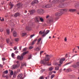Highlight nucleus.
I'll return each mask as SVG.
<instances>
[{
	"label": "nucleus",
	"mask_w": 79,
	"mask_h": 79,
	"mask_svg": "<svg viewBox=\"0 0 79 79\" xmlns=\"http://www.w3.org/2000/svg\"><path fill=\"white\" fill-rule=\"evenodd\" d=\"M52 57V55H46V57H45V59H44L43 60H41L40 63L41 64H47L48 66H50L51 65V64H48V63L46 61L45 62V61H48L50 60V58Z\"/></svg>",
	"instance_id": "obj_1"
},
{
	"label": "nucleus",
	"mask_w": 79,
	"mask_h": 79,
	"mask_svg": "<svg viewBox=\"0 0 79 79\" xmlns=\"http://www.w3.org/2000/svg\"><path fill=\"white\" fill-rule=\"evenodd\" d=\"M49 32H50V30H47L46 31V33H45V31L43 32L40 31L39 32V34H41V35L43 34L42 37H45V36H46L47 34H48Z\"/></svg>",
	"instance_id": "obj_2"
},
{
	"label": "nucleus",
	"mask_w": 79,
	"mask_h": 79,
	"mask_svg": "<svg viewBox=\"0 0 79 79\" xmlns=\"http://www.w3.org/2000/svg\"><path fill=\"white\" fill-rule=\"evenodd\" d=\"M66 10L65 9H61L60 10V12H57L56 14V15L57 16H60L63 14V11H65Z\"/></svg>",
	"instance_id": "obj_3"
},
{
	"label": "nucleus",
	"mask_w": 79,
	"mask_h": 79,
	"mask_svg": "<svg viewBox=\"0 0 79 79\" xmlns=\"http://www.w3.org/2000/svg\"><path fill=\"white\" fill-rule=\"evenodd\" d=\"M64 60H65V58H61L60 60V61L59 62V63H60V64H58V63H56L55 64V65H56V66H57V65H58L59 66H61V64H63V61H64Z\"/></svg>",
	"instance_id": "obj_4"
},
{
	"label": "nucleus",
	"mask_w": 79,
	"mask_h": 79,
	"mask_svg": "<svg viewBox=\"0 0 79 79\" xmlns=\"http://www.w3.org/2000/svg\"><path fill=\"white\" fill-rule=\"evenodd\" d=\"M17 59L20 60H23V56H18L17 57Z\"/></svg>",
	"instance_id": "obj_5"
},
{
	"label": "nucleus",
	"mask_w": 79,
	"mask_h": 79,
	"mask_svg": "<svg viewBox=\"0 0 79 79\" xmlns=\"http://www.w3.org/2000/svg\"><path fill=\"white\" fill-rule=\"evenodd\" d=\"M39 3V1L37 0H35L33 1L31 3V5H34V4L35 3Z\"/></svg>",
	"instance_id": "obj_6"
},
{
	"label": "nucleus",
	"mask_w": 79,
	"mask_h": 79,
	"mask_svg": "<svg viewBox=\"0 0 79 79\" xmlns=\"http://www.w3.org/2000/svg\"><path fill=\"white\" fill-rule=\"evenodd\" d=\"M9 5L10 6V9H11L13 7V6L14 5L13 4V2H10L9 3Z\"/></svg>",
	"instance_id": "obj_7"
},
{
	"label": "nucleus",
	"mask_w": 79,
	"mask_h": 79,
	"mask_svg": "<svg viewBox=\"0 0 79 79\" xmlns=\"http://www.w3.org/2000/svg\"><path fill=\"white\" fill-rule=\"evenodd\" d=\"M22 77H23V75L22 74H21L18 76V78L19 79H23Z\"/></svg>",
	"instance_id": "obj_8"
},
{
	"label": "nucleus",
	"mask_w": 79,
	"mask_h": 79,
	"mask_svg": "<svg viewBox=\"0 0 79 79\" xmlns=\"http://www.w3.org/2000/svg\"><path fill=\"white\" fill-rule=\"evenodd\" d=\"M13 34L14 37H16L17 35V33H16V31H14L13 33Z\"/></svg>",
	"instance_id": "obj_9"
},
{
	"label": "nucleus",
	"mask_w": 79,
	"mask_h": 79,
	"mask_svg": "<svg viewBox=\"0 0 79 79\" xmlns=\"http://www.w3.org/2000/svg\"><path fill=\"white\" fill-rule=\"evenodd\" d=\"M37 40V39H35L34 40H33V41L32 42V43H31V45H34L35 42H36Z\"/></svg>",
	"instance_id": "obj_10"
},
{
	"label": "nucleus",
	"mask_w": 79,
	"mask_h": 79,
	"mask_svg": "<svg viewBox=\"0 0 79 79\" xmlns=\"http://www.w3.org/2000/svg\"><path fill=\"white\" fill-rule=\"evenodd\" d=\"M26 29L27 31H30V30H31V27L29 26L26 27Z\"/></svg>",
	"instance_id": "obj_11"
},
{
	"label": "nucleus",
	"mask_w": 79,
	"mask_h": 79,
	"mask_svg": "<svg viewBox=\"0 0 79 79\" xmlns=\"http://www.w3.org/2000/svg\"><path fill=\"white\" fill-rule=\"evenodd\" d=\"M11 69H16V65H12L11 68Z\"/></svg>",
	"instance_id": "obj_12"
},
{
	"label": "nucleus",
	"mask_w": 79,
	"mask_h": 79,
	"mask_svg": "<svg viewBox=\"0 0 79 79\" xmlns=\"http://www.w3.org/2000/svg\"><path fill=\"white\" fill-rule=\"evenodd\" d=\"M11 69H16V65H12L11 68Z\"/></svg>",
	"instance_id": "obj_13"
},
{
	"label": "nucleus",
	"mask_w": 79,
	"mask_h": 79,
	"mask_svg": "<svg viewBox=\"0 0 79 79\" xmlns=\"http://www.w3.org/2000/svg\"><path fill=\"white\" fill-rule=\"evenodd\" d=\"M43 10L42 9H39L37 11L38 13H42V12H43Z\"/></svg>",
	"instance_id": "obj_14"
},
{
	"label": "nucleus",
	"mask_w": 79,
	"mask_h": 79,
	"mask_svg": "<svg viewBox=\"0 0 79 79\" xmlns=\"http://www.w3.org/2000/svg\"><path fill=\"white\" fill-rule=\"evenodd\" d=\"M35 50L36 51H37V52H38L39 51V50H40V48H39L38 47H37L35 49Z\"/></svg>",
	"instance_id": "obj_15"
},
{
	"label": "nucleus",
	"mask_w": 79,
	"mask_h": 79,
	"mask_svg": "<svg viewBox=\"0 0 79 79\" xmlns=\"http://www.w3.org/2000/svg\"><path fill=\"white\" fill-rule=\"evenodd\" d=\"M14 40H15V42H18V41H19V39L18 38H15Z\"/></svg>",
	"instance_id": "obj_16"
},
{
	"label": "nucleus",
	"mask_w": 79,
	"mask_h": 79,
	"mask_svg": "<svg viewBox=\"0 0 79 79\" xmlns=\"http://www.w3.org/2000/svg\"><path fill=\"white\" fill-rule=\"evenodd\" d=\"M10 73L11 76H13V71L12 70H10Z\"/></svg>",
	"instance_id": "obj_17"
},
{
	"label": "nucleus",
	"mask_w": 79,
	"mask_h": 79,
	"mask_svg": "<svg viewBox=\"0 0 79 79\" xmlns=\"http://www.w3.org/2000/svg\"><path fill=\"white\" fill-rule=\"evenodd\" d=\"M76 10L75 9H70L69 10V11L71 12L75 11H76Z\"/></svg>",
	"instance_id": "obj_18"
},
{
	"label": "nucleus",
	"mask_w": 79,
	"mask_h": 79,
	"mask_svg": "<svg viewBox=\"0 0 79 79\" xmlns=\"http://www.w3.org/2000/svg\"><path fill=\"white\" fill-rule=\"evenodd\" d=\"M30 14H32V13H35V10H32L31 11L30 10Z\"/></svg>",
	"instance_id": "obj_19"
},
{
	"label": "nucleus",
	"mask_w": 79,
	"mask_h": 79,
	"mask_svg": "<svg viewBox=\"0 0 79 79\" xmlns=\"http://www.w3.org/2000/svg\"><path fill=\"white\" fill-rule=\"evenodd\" d=\"M29 53V51H27V52H25L23 53V55H25L26 54H27Z\"/></svg>",
	"instance_id": "obj_20"
},
{
	"label": "nucleus",
	"mask_w": 79,
	"mask_h": 79,
	"mask_svg": "<svg viewBox=\"0 0 79 79\" xmlns=\"http://www.w3.org/2000/svg\"><path fill=\"white\" fill-rule=\"evenodd\" d=\"M27 50V48H25L23 49V52H25V51H26V50Z\"/></svg>",
	"instance_id": "obj_21"
},
{
	"label": "nucleus",
	"mask_w": 79,
	"mask_h": 79,
	"mask_svg": "<svg viewBox=\"0 0 79 79\" xmlns=\"http://www.w3.org/2000/svg\"><path fill=\"white\" fill-rule=\"evenodd\" d=\"M19 13H17L14 16L15 17H17L18 16H19Z\"/></svg>",
	"instance_id": "obj_22"
},
{
	"label": "nucleus",
	"mask_w": 79,
	"mask_h": 79,
	"mask_svg": "<svg viewBox=\"0 0 79 79\" xmlns=\"http://www.w3.org/2000/svg\"><path fill=\"white\" fill-rule=\"evenodd\" d=\"M16 6L18 8H19L20 7V3H18L17 5Z\"/></svg>",
	"instance_id": "obj_23"
},
{
	"label": "nucleus",
	"mask_w": 79,
	"mask_h": 79,
	"mask_svg": "<svg viewBox=\"0 0 79 79\" xmlns=\"http://www.w3.org/2000/svg\"><path fill=\"white\" fill-rule=\"evenodd\" d=\"M59 69L60 68L58 67H55V70H56V71H58V70H59Z\"/></svg>",
	"instance_id": "obj_24"
},
{
	"label": "nucleus",
	"mask_w": 79,
	"mask_h": 79,
	"mask_svg": "<svg viewBox=\"0 0 79 79\" xmlns=\"http://www.w3.org/2000/svg\"><path fill=\"white\" fill-rule=\"evenodd\" d=\"M20 66V64H18L17 65H15V67L16 68H19Z\"/></svg>",
	"instance_id": "obj_25"
},
{
	"label": "nucleus",
	"mask_w": 79,
	"mask_h": 79,
	"mask_svg": "<svg viewBox=\"0 0 79 79\" xmlns=\"http://www.w3.org/2000/svg\"><path fill=\"white\" fill-rule=\"evenodd\" d=\"M73 63V61H71L68 63H67V64H65V65H68V64H71V63Z\"/></svg>",
	"instance_id": "obj_26"
},
{
	"label": "nucleus",
	"mask_w": 79,
	"mask_h": 79,
	"mask_svg": "<svg viewBox=\"0 0 79 79\" xmlns=\"http://www.w3.org/2000/svg\"><path fill=\"white\" fill-rule=\"evenodd\" d=\"M22 36H25L26 35V33H22Z\"/></svg>",
	"instance_id": "obj_27"
},
{
	"label": "nucleus",
	"mask_w": 79,
	"mask_h": 79,
	"mask_svg": "<svg viewBox=\"0 0 79 79\" xmlns=\"http://www.w3.org/2000/svg\"><path fill=\"white\" fill-rule=\"evenodd\" d=\"M40 20L41 21V22H44V19L42 18H40Z\"/></svg>",
	"instance_id": "obj_28"
},
{
	"label": "nucleus",
	"mask_w": 79,
	"mask_h": 79,
	"mask_svg": "<svg viewBox=\"0 0 79 79\" xmlns=\"http://www.w3.org/2000/svg\"><path fill=\"white\" fill-rule=\"evenodd\" d=\"M57 2H58L57 0H54L52 1V3H56Z\"/></svg>",
	"instance_id": "obj_29"
},
{
	"label": "nucleus",
	"mask_w": 79,
	"mask_h": 79,
	"mask_svg": "<svg viewBox=\"0 0 79 79\" xmlns=\"http://www.w3.org/2000/svg\"><path fill=\"white\" fill-rule=\"evenodd\" d=\"M6 32H7V33L8 34H10V30L7 29L6 30Z\"/></svg>",
	"instance_id": "obj_30"
},
{
	"label": "nucleus",
	"mask_w": 79,
	"mask_h": 79,
	"mask_svg": "<svg viewBox=\"0 0 79 79\" xmlns=\"http://www.w3.org/2000/svg\"><path fill=\"white\" fill-rule=\"evenodd\" d=\"M6 42H7V44H9V42H10V39H6Z\"/></svg>",
	"instance_id": "obj_31"
},
{
	"label": "nucleus",
	"mask_w": 79,
	"mask_h": 79,
	"mask_svg": "<svg viewBox=\"0 0 79 79\" xmlns=\"http://www.w3.org/2000/svg\"><path fill=\"white\" fill-rule=\"evenodd\" d=\"M34 48V47L33 46H30L29 48V50H31V49H32Z\"/></svg>",
	"instance_id": "obj_32"
},
{
	"label": "nucleus",
	"mask_w": 79,
	"mask_h": 79,
	"mask_svg": "<svg viewBox=\"0 0 79 79\" xmlns=\"http://www.w3.org/2000/svg\"><path fill=\"white\" fill-rule=\"evenodd\" d=\"M3 73L4 74H7V73H8V70H6V71H4Z\"/></svg>",
	"instance_id": "obj_33"
},
{
	"label": "nucleus",
	"mask_w": 79,
	"mask_h": 79,
	"mask_svg": "<svg viewBox=\"0 0 79 79\" xmlns=\"http://www.w3.org/2000/svg\"><path fill=\"white\" fill-rule=\"evenodd\" d=\"M55 77V74H53L51 75V79H53V77Z\"/></svg>",
	"instance_id": "obj_34"
},
{
	"label": "nucleus",
	"mask_w": 79,
	"mask_h": 79,
	"mask_svg": "<svg viewBox=\"0 0 79 79\" xmlns=\"http://www.w3.org/2000/svg\"><path fill=\"white\" fill-rule=\"evenodd\" d=\"M3 76V77H6V79H8V77L7 75H6V76Z\"/></svg>",
	"instance_id": "obj_35"
},
{
	"label": "nucleus",
	"mask_w": 79,
	"mask_h": 79,
	"mask_svg": "<svg viewBox=\"0 0 79 79\" xmlns=\"http://www.w3.org/2000/svg\"><path fill=\"white\" fill-rule=\"evenodd\" d=\"M35 36V35H31V36H30V38L31 39H32V37H34V36Z\"/></svg>",
	"instance_id": "obj_36"
},
{
	"label": "nucleus",
	"mask_w": 79,
	"mask_h": 79,
	"mask_svg": "<svg viewBox=\"0 0 79 79\" xmlns=\"http://www.w3.org/2000/svg\"><path fill=\"white\" fill-rule=\"evenodd\" d=\"M0 20L1 21H4V19H3V18H2V19L1 18V19H0Z\"/></svg>",
	"instance_id": "obj_37"
},
{
	"label": "nucleus",
	"mask_w": 79,
	"mask_h": 79,
	"mask_svg": "<svg viewBox=\"0 0 79 79\" xmlns=\"http://www.w3.org/2000/svg\"><path fill=\"white\" fill-rule=\"evenodd\" d=\"M11 56H12V57L13 58V57L15 56V54H14V53H12Z\"/></svg>",
	"instance_id": "obj_38"
},
{
	"label": "nucleus",
	"mask_w": 79,
	"mask_h": 79,
	"mask_svg": "<svg viewBox=\"0 0 79 79\" xmlns=\"http://www.w3.org/2000/svg\"><path fill=\"white\" fill-rule=\"evenodd\" d=\"M52 69H53V68L52 67H50L49 68V71H52Z\"/></svg>",
	"instance_id": "obj_39"
},
{
	"label": "nucleus",
	"mask_w": 79,
	"mask_h": 79,
	"mask_svg": "<svg viewBox=\"0 0 79 79\" xmlns=\"http://www.w3.org/2000/svg\"><path fill=\"white\" fill-rule=\"evenodd\" d=\"M41 40V38H40V39H38V42L40 43V42Z\"/></svg>",
	"instance_id": "obj_40"
},
{
	"label": "nucleus",
	"mask_w": 79,
	"mask_h": 79,
	"mask_svg": "<svg viewBox=\"0 0 79 79\" xmlns=\"http://www.w3.org/2000/svg\"><path fill=\"white\" fill-rule=\"evenodd\" d=\"M31 58H32V56L30 55V57L28 58V60H30V59H31Z\"/></svg>",
	"instance_id": "obj_41"
},
{
	"label": "nucleus",
	"mask_w": 79,
	"mask_h": 79,
	"mask_svg": "<svg viewBox=\"0 0 79 79\" xmlns=\"http://www.w3.org/2000/svg\"><path fill=\"white\" fill-rule=\"evenodd\" d=\"M64 40L65 42H66L67 41V38L66 37H65L64 39Z\"/></svg>",
	"instance_id": "obj_42"
},
{
	"label": "nucleus",
	"mask_w": 79,
	"mask_h": 79,
	"mask_svg": "<svg viewBox=\"0 0 79 79\" xmlns=\"http://www.w3.org/2000/svg\"><path fill=\"white\" fill-rule=\"evenodd\" d=\"M45 8H50V7H49L48 6H47V5H46V6H45Z\"/></svg>",
	"instance_id": "obj_43"
},
{
	"label": "nucleus",
	"mask_w": 79,
	"mask_h": 79,
	"mask_svg": "<svg viewBox=\"0 0 79 79\" xmlns=\"http://www.w3.org/2000/svg\"><path fill=\"white\" fill-rule=\"evenodd\" d=\"M44 51H41L40 52V55H41V54L43 53Z\"/></svg>",
	"instance_id": "obj_44"
},
{
	"label": "nucleus",
	"mask_w": 79,
	"mask_h": 79,
	"mask_svg": "<svg viewBox=\"0 0 79 79\" xmlns=\"http://www.w3.org/2000/svg\"><path fill=\"white\" fill-rule=\"evenodd\" d=\"M45 69H43L42 70L40 71V72H41V73H42L43 72V71H45Z\"/></svg>",
	"instance_id": "obj_45"
},
{
	"label": "nucleus",
	"mask_w": 79,
	"mask_h": 79,
	"mask_svg": "<svg viewBox=\"0 0 79 79\" xmlns=\"http://www.w3.org/2000/svg\"><path fill=\"white\" fill-rule=\"evenodd\" d=\"M17 49V47H15L14 48V50H16Z\"/></svg>",
	"instance_id": "obj_46"
},
{
	"label": "nucleus",
	"mask_w": 79,
	"mask_h": 79,
	"mask_svg": "<svg viewBox=\"0 0 79 79\" xmlns=\"http://www.w3.org/2000/svg\"><path fill=\"white\" fill-rule=\"evenodd\" d=\"M24 65H25V64H22L21 67H23V66H24Z\"/></svg>",
	"instance_id": "obj_47"
},
{
	"label": "nucleus",
	"mask_w": 79,
	"mask_h": 79,
	"mask_svg": "<svg viewBox=\"0 0 79 79\" xmlns=\"http://www.w3.org/2000/svg\"><path fill=\"white\" fill-rule=\"evenodd\" d=\"M40 79H44V77H40Z\"/></svg>",
	"instance_id": "obj_48"
},
{
	"label": "nucleus",
	"mask_w": 79,
	"mask_h": 79,
	"mask_svg": "<svg viewBox=\"0 0 79 79\" xmlns=\"http://www.w3.org/2000/svg\"><path fill=\"white\" fill-rule=\"evenodd\" d=\"M2 60L3 61H5V58H2Z\"/></svg>",
	"instance_id": "obj_49"
},
{
	"label": "nucleus",
	"mask_w": 79,
	"mask_h": 79,
	"mask_svg": "<svg viewBox=\"0 0 79 79\" xmlns=\"http://www.w3.org/2000/svg\"><path fill=\"white\" fill-rule=\"evenodd\" d=\"M16 74H14V75H13L14 77H16Z\"/></svg>",
	"instance_id": "obj_50"
},
{
	"label": "nucleus",
	"mask_w": 79,
	"mask_h": 79,
	"mask_svg": "<svg viewBox=\"0 0 79 79\" xmlns=\"http://www.w3.org/2000/svg\"><path fill=\"white\" fill-rule=\"evenodd\" d=\"M22 48V47H21V46L19 47V49L20 50H21Z\"/></svg>",
	"instance_id": "obj_51"
},
{
	"label": "nucleus",
	"mask_w": 79,
	"mask_h": 79,
	"mask_svg": "<svg viewBox=\"0 0 79 79\" xmlns=\"http://www.w3.org/2000/svg\"><path fill=\"white\" fill-rule=\"evenodd\" d=\"M19 52H18V51H16L15 52V53H16V54L18 53Z\"/></svg>",
	"instance_id": "obj_52"
},
{
	"label": "nucleus",
	"mask_w": 79,
	"mask_h": 79,
	"mask_svg": "<svg viewBox=\"0 0 79 79\" xmlns=\"http://www.w3.org/2000/svg\"><path fill=\"white\" fill-rule=\"evenodd\" d=\"M62 70V69H60L59 70V71L60 72H61V71Z\"/></svg>",
	"instance_id": "obj_53"
},
{
	"label": "nucleus",
	"mask_w": 79,
	"mask_h": 79,
	"mask_svg": "<svg viewBox=\"0 0 79 79\" xmlns=\"http://www.w3.org/2000/svg\"><path fill=\"white\" fill-rule=\"evenodd\" d=\"M0 66L2 68V67H3V65H2L0 64Z\"/></svg>",
	"instance_id": "obj_54"
},
{
	"label": "nucleus",
	"mask_w": 79,
	"mask_h": 79,
	"mask_svg": "<svg viewBox=\"0 0 79 79\" xmlns=\"http://www.w3.org/2000/svg\"><path fill=\"white\" fill-rule=\"evenodd\" d=\"M3 30H1L0 29V32H3Z\"/></svg>",
	"instance_id": "obj_55"
},
{
	"label": "nucleus",
	"mask_w": 79,
	"mask_h": 79,
	"mask_svg": "<svg viewBox=\"0 0 79 79\" xmlns=\"http://www.w3.org/2000/svg\"><path fill=\"white\" fill-rule=\"evenodd\" d=\"M16 74V72L15 71L14 73V74Z\"/></svg>",
	"instance_id": "obj_56"
},
{
	"label": "nucleus",
	"mask_w": 79,
	"mask_h": 79,
	"mask_svg": "<svg viewBox=\"0 0 79 79\" xmlns=\"http://www.w3.org/2000/svg\"><path fill=\"white\" fill-rule=\"evenodd\" d=\"M27 10H25L24 13H27Z\"/></svg>",
	"instance_id": "obj_57"
},
{
	"label": "nucleus",
	"mask_w": 79,
	"mask_h": 79,
	"mask_svg": "<svg viewBox=\"0 0 79 79\" xmlns=\"http://www.w3.org/2000/svg\"><path fill=\"white\" fill-rule=\"evenodd\" d=\"M53 73H54V74H55V73H56V71H53Z\"/></svg>",
	"instance_id": "obj_58"
},
{
	"label": "nucleus",
	"mask_w": 79,
	"mask_h": 79,
	"mask_svg": "<svg viewBox=\"0 0 79 79\" xmlns=\"http://www.w3.org/2000/svg\"><path fill=\"white\" fill-rule=\"evenodd\" d=\"M69 71V69H67L66 70V72H68Z\"/></svg>",
	"instance_id": "obj_59"
},
{
	"label": "nucleus",
	"mask_w": 79,
	"mask_h": 79,
	"mask_svg": "<svg viewBox=\"0 0 79 79\" xmlns=\"http://www.w3.org/2000/svg\"><path fill=\"white\" fill-rule=\"evenodd\" d=\"M17 64H18L19 63V61H17L16 62Z\"/></svg>",
	"instance_id": "obj_60"
},
{
	"label": "nucleus",
	"mask_w": 79,
	"mask_h": 79,
	"mask_svg": "<svg viewBox=\"0 0 79 79\" xmlns=\"http://www.w3.org/2000/svg\"><path fill=\"white\" fill-rule=\"evenodd\" d=\"M39 43H40L39 42H38L37 43V45H38L39 44Z\"/></svg>",
	"instance_id": "obj_61"
},
{
	"label": "nucleus",
	"mask_w": 79,
	"mask_h": 79,
	"mask_svg": "<svg viewBox=\"0 0 79 79\" xmlns=\"http://www.w3.org/2000/svg\"><path fill=\"white\" fill-rule=\"evenodd\" d=\"M48 17H49V16H47V17H46V18H48Z\"/></svg>",
	"instance_id": "obj_62"
},
{
	"label": "nucleus",
	"mask_w": 79,
	"mask_h": 79,
	"mask_svg": "<svg viewBox=\"0 0 79 79\" xmlns=\"http://www.w3.org/2000/svg\"><path fill=\"white\" fill-rule=\"evenodd\" d=\"M77 64H78V66H79V62H78Z\"/></svg>",
	"instance_id": "obj_63"
},
{
	"label": "nucleus",
	"mask_w": 79,
	"mask_h": 79,
	"mask_svg": "<svg viewBox=\"0 0 79 79\" xmlns=\"http://www.w3.org/2000/svg\"><path fill=\"white\" fill-rule=\"evenodd\" d=\"M13 31V28L11 29V31Z\"/></svg>",
	"instance_id": "obj_64"
}]
</instances>
